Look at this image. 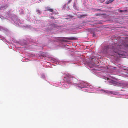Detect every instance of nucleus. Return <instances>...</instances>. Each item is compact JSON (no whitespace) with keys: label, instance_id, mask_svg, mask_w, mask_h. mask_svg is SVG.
I'll list each match as a JSON object with an SVG mask.
<instances>
[{"label":"nucleus","instance_id":"c756f323","mask_svg":"<svg viewBox=\"0 0 128 128\" xmlns=\"http://www.w3.org/2000/svg\"><path fill=\"white\" fill-rule=\"evenodd\" d=\"M69 0L68 2V4H69L70 2L71 1V0Z\"/></svg>","mask_w":128,"mask_h":128},{"label":"nucleus","instance_id":"f03ea898","mask_svg":"<svg viewBox=\"0 0 128 128\" xmlns=\"http://www.w3.org/2000/svg\"><path fill=\"white\" fill-rule=\"evenodd\" d=\"M63 76V80L68 84V85L64 84L63 86L66 88L68 87L69 84H74L78 87L82 89V90H85V92H92L94 91V88L90 85H88L83 81H78V80L73 76L67 73L64 74Z\"/></svg>","mask_w":128,"mask_h":128},{"label":"nucleus","instance_id":"aec40b11","mask_svg":"<svg viewBox=\"0 0 128 128\" xmlns=\"http://www.w3.org/2000/svg\"><path fill=\"white\" fill-rule=\"evenodd\" d=\"M95 11H98V12H102V11L103 10L99 9H97V8H96L95 9Z\"/></svg>","mask_w":128,"mask_h":128},{"label":"nucleus","instance_id":"f8f14e48","mask_svg":"<svg viewBox=\"0 0 128 128\" xmlns=\"http://www.w3.org/2000/svg\"><path fill=\"white\" fill-rule=\"evenodd\" d=\"M73 7L74 8L75 10H78V8L75 2L74 3Z\"/></svg>","mask_w":128,"mask_h":128},{"label":"nucleus","instance_id":"423d86ee","mask_svg":"<svg viewBox=\"0 0 128 128\" xmlns=\"http://www.w3.org/2000/svg\"><path fill=\"white\" fill-rule=\"evenodd\" d=\"M97 90L99 92H100L99 93H107L111 94H113V95H116L118 94L117 92H116L110 91L101 89H98Z\"/></svg>","mask_w":128,"mask_h":128},{"label":"nucleus","instance_id":"dca6fc26","mask_svg":"<svg viewBox=\"0 0 128 128\" xmlns=\"http://www.w3.org/2000/svg\"><path fill=\"white\" fill-rule=\"evenodd\" d=\"M113 1V0H109L107 1L106 2V4H108L110 3H111Z\"/></svg>","mask_w":128,"mask_h":128},{"label":"nucleus","instance_id":"473e14b6","mask_svg":"<svg viewBox=\"0 0 128 128\" xmlns=\"http://www.w3.org/2000/svg\"><path fill=\"white\" fill-rule=\"evenodd\" d=\"M78 59H81L80 58V57H78Z\"/></svg>","mask_w":128,"mask_h":128},{"label":"nucleus","instance_id":"6ab92c4d","mask_svg":"<svg viewBox=\"0 0 128 128\" xmlns=\"http://www.w3.org/2000/svg\"><path fill=\"white\" fill-rule=\"evenodd\" d=\"M112 68V72H114L116 71V67H114Z\"/></svg>","mask_w":128,"mask_h":128},{"label":"nucleus","instance_id":"b1692460","mask_svg":"<svg viewBox=\"0 0 128 128\" xmlns=\"http://www.w3.org/2000/svg\"><path fill=\"white\" fill-rule=\"evenodd\" d=\"M45 75L44 74H42V77H41V78H42L44 79L45 78Z\"/></svg>","mask_w":128,"mask_h":128},{"label":"nucleus","instance_id":"20e7f679","mask_svg":"<svg viewBox=\"0 0 128 128\" xmlns=\"http://www.w3.org/2000/svg\"><path fill=\"white\" fill-rule=\"evenodd\" d=\"M0 18L2 20L6 19L9 20L11 22L17 26L24 27L25 28L30 27V25H26L23 22L18 18L17 16L14 14L12 15L11 11L10 10L6 12V16H0Z\"/></svg>","mask_w":128,"mask_h":128},{"label":"nucleus","instance_id":"393cba45","mask_svg":"<svg viewBox=\"0 0 128 128\" xmlns=\"http://www.w3.org/2000/svg\"><path fill=\"white\" fill-rule=\"evenodd\" d=\"M119 12H127L126 10H119Z\"/></svg>","mask_w":128,"mask_h":128},{"label":"nucleus","instance_id":"412c9836","mask_svg":"<svg viewBox=\"0 0 128 128\" xmlns=\"http://www.w3.org/2000/svg\"><path fill=\"white\" fill-rule=\"evenodd\" d=\"M72 16L68 15L67 16V19H70L72 18Z\"/></svg>","mask_w":128,"mask_h":128},{"label":"nucleus","instance_id":"2eb2a0df","mask_svg":"<svg viewBox=\"0 0 128 128\" xmlns=\"http://www.w3.org/2000/svg\"><path fill=\"white\" fill-rule=\"evenodd\" d=\"M86 22H82L80 24V26L81 27L84 26H86Z\"/></svg>","mask_w":128,"mask_h":128},{"label":"nucleus","instance_id":"9d476101","mask_svg":"<svg viewBox=\"0 0 128 128\" xmlns=\"http://www.w3.org/2000/svg\"><path fill=\"white\" fill-rule=\"evenodd\" d=\"M89 32L91 33L92 34V36L93 37H94L95 36V34L94 31V30L93 29H90L89 30Z\"/></svg>","mask_w":128,"mask_h":128},{"label":"nucleus","instance_id":"6e6552de","mask_svg":"<svg viewBox=\"0 0 128 128\" xmlns=\"http://www.w3.org/2000/svg\"><path fill=\"white\" fill-rule=\"evenodd\" d=\"M8 7V6L7 4H2L0 7V10H4Z\"/></svg>","mask_w":128,"mask_h":128},{"label":"nucleus","instance_id":"0eeeda50","mask_svg":"<svg viewBox=\"0 0 128 128\" xmlns=\"http://www.w3.org/2000/svg\"><path fill=\"white\" fill-rule=\"evenodd\" d=\"M58 38V40L61 41L68 42L67 40L66 39L72 40L74 39V38L73 37H59Z\"/></svg>","mask_w":128,"mask_h":128},{"label":"nucleus","instance_id":"f257e3e1","mask_svg":"<svg viewBox=\"0 0 128 128\" xmlns=\"http://www.w3.org/2000/svg\"><path fill=\"white\" fill-rule=\"evenodd\" d=\"M128 47V44L121 43L119 44L113 43L111 45L104 46L102 48V52L113 56L118 58L120 57L125 58L127 53L122 51V49H126Z\"/></svg>","mask_w":128,"mask_h":128},{"label":"nucleus","instance_id":"1a4fd4ad","mask_svg":"<svg viewBox=\"0 0 128 128\" xmlns=\"http://www.w3.org/2000/svg\"><path fill=\"white\" fill-rule=\"evenodd\" d=\"M0 30L1 31L6 34L8 32V30L7 29H4L3 27L0 26Z\"/></svg>","mask_w":128,"mask_h":128},{"label":"nucleus","instance_id":"c85d7f7f","mask_svg":"<svg viewBox=\"0 0 128 128\" xmlns=\"http://www.w3.org/2000/svg\"><path fill=\"white\" fill-rule=\"evenodd\" d=\"M66 6V4H64V6H63V8L64 9L65 8V7Z\"/></svg>","mask_w":128,"mask_h":128},{"label":"nucleus","instance_id":"72a5a7b5","mask_svg":"<svg viewBox=\"0 0 128 128\" xmlns=\"http://www.w3.org/2000/svg\"><path fill=\"white\" fill-rule=\"evenodd\" d=\"M51 14L52 15V13H51Z\"/></svg>","mask_w":128,"mask_h":128},{"label":"nucleus","instance_id":"4be33fe9","mask_svg":"<svg viewBox=\"0 0 128 128\" xmlns=\"http://www.w3.org/2000/svg\"><path fill=\"white\" fill-rule=\"evenodd\" d=\"M36 12L38 14H40L41 13V11L39 10H36Z\"/></svg>","mask_w":128,"mask_h":128},{"label":"nucleus","instance_id":"7c9ffc66","mask_svg":"<svg viewBox=\"0 0 128 128\" xmlns=\"http://www.w3.org/2000/svg\"><path fill=\"white\" fill-rule=\"evenodd\" d=\"M62 62V64H64V63L65 62L64 61H63Z\"/></svg>","mask_w":128,"mask_h":128},{"label":"nucleus","instance_id":"a878e982","mask_svg":"<svg viewBox=\"0 0 128 128\" xmlns=\"http://www.w3.org/2000/svg\"><path fill=\"white\" fill-rule=\"evenodd\" d=\"M56 38L55 37H52V40H54V41H57V40H53L54 39V38Z\"/></svg>","mask_w":128,"mask_h":128},{"label":"nucleus","instance_id":"bb28decb","mask_svg":"<svg viewBox=\"0 0 128 128\" xmlns=\"http://www.w3.org/2000/svg\"><path fill=\"white\" fill-rule=\"evenodd\" d=\"M103 15V14H102L100 13V14L99 13V14H96V16H100V15Z\"/></svg>","mask_w":128,"mask_h":128},{"label":"nucleus","instance_id":"9b49d317","mask_svg":"<svg viewBox=\"0 0 128 128\" xmlns=\"http://www.w3.org/2000/svg\"><path fill=\"white\" fill-rule=\"evenodd\" d=\"M40 56H42L47 57L46 54L44 52H40L39 53V54Z\"/></svg>","mask_w":128,"mask_h":128},{"label":"nucleus","instance_id":"4468645a","mask_svg":"<svg viewBox=\"0 0 128 128\" xmlns=\"http://www.w3.org/2000/svg\"><path fill=\"white\" fill-rule=\"evenodd\" d=\"M0 39L2 40L4 42V41H6V39L4 38L3 36L0 35Z\"/></svg>","mask_w":128,"mask_h":128},{"label":"nucleus","instance_id":"f3484780","mask_svg":"<svg viewBox=\"0 0 128 128\" xmlns=\"http://www.w3.org/2000/svg\"><path fill=\"white\" fill-rule=\"evenodd\" d=\"M87 16V14H82L81 15H80L79 16V17L80 18H84V17L86 16Z\"/></svg>","mask_w":128,"mask_h":128},{"label":"nucleus","instance_id":"5701e85b","mask_svg":"<svg viewBox=\"0 0 128 128\" xmlns=\"http://www.w3.org/2000/svg\"><path fill=\"white\" fill-rule=\"evenodd\" d=\"M53 60V62H56V63L57 62H58V60H57L55 59H53V60Z\"/></svg>","mask_w":128,"mask_h":128},{"label":"nucleus","instance_id":"a211bd4d","mask_svg":"<svg viewBox=\"0 0 128 128\" xmlns=\"http://www.w3.org/2000/svg\"><path fill=\"white\" fill-rule=\"evenodd\" d=\"M20 14H23L24 13V11L22 10H20Z\"/></svg>","mask_w":128,"mask_h":128},{"label":"nucleus","instance_id":"2f4dec72","mask_svg":"<svg viewBox=\"0 0 128 128\" xmlns=\"http://www.w3.org/2000/svg\"><path fill=\"white\" fill-rule=\"evenodd\" d=\"M50 18H53V19H54V17L53 16H51Z\"/></svg>","mask_w":128,"mask_h":128},{"label":"nucleus","instance_id":"39448f33","mask_svg":"<svg viewBox=\"0 0 128 128\" xmlns=\"http://www.w3.org/2000/svg\"><path fill=\"white\" fill-rule=\"evenodd\" d=\"M95 56H92L90 58V60L88 61V64L90 68H92V66H95Z\"/></svg>","mask_w":128,"mask_h":128},{"label":"nucleus","instance_id":"ddd939ff","mask_svg":"<svg viewBox=\"0 0 128 128\" xmlns=\"http://www.w3.org/2000/svg\"><path fill=\"white\" fill-rule=\"evenodd\" d=\"M46 11H49L50 12H53V10L52 9L50 8L49 7H47L46 8Z\"/></svg>","mask_w":128,"mask_h":128},{"label":"nucleus","instance_id":"cd10ccee","mask_svg":"<svg viewBox=\"0 0 128 128\" xmlns=\"http://www.w3.org/2000/svg\"><path fill=\"white\" fill-rule=\"evenodd\" d=\"M100 2L102 3L104 2L105 0H100Z\"/></svg>","mask_w":128,"mask_h":128},{"label":"nucleus","instance_id":"7ed1b4c3","mask_svg":"<svg viewBox=\"0 0 128 128\" xmlns=\"http://www.w3.org/2000/svg\"><path fill=\"white\" fill-rule=\"evenodd\" d=\"M112 72H107L100 73L102 78L106 80L105 81L108 84L114 85H120L122 88H128V82H117V80L115 78L111 75L114 74Z\"/></svg>","mask_w":128,"mask_h":128}]
</instances>
